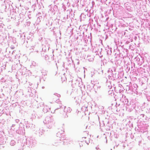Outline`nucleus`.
<instances>
[{
	"mask_svg": "<svg viewBox=\"0 0 150 150\" xmlns=\"http://www.w3.org/2000/svg\"><path fill=\"white\" fill-rule=\"evenodd\" d=\"M63 79H62L61 81V82L62 83H63V82L65 81V79L66 78L65 77H64L63 78Z\"/></svg>",
	"mask_w": 150,
	"mask_h": 150,
	"instance_id": "obj_1",
	"label": "nucleus"
},
{
	"mask_svg": "<svg viewBox=\"0 0 150 150\" xmlns=\"http://www.w3.org/2000/svg\"><path fill=\"white\" fill-rule=\"evenodd\" d=\"M79 144L80 146V147L81 146H83V143H82V142H80L79 143Z\"/></svg>",
	"mask_w": 150,
	"mask_h": 150,
	"instance_id": "obj_2",
	"label": "nucleus"
},
{
	"mask_svg": "<svg viewBox=\"0 0 150 150\" xmlns=\"http://www.w3.org/2000/svg\"><path fill=\"white\" fill-rule=\"evenodd\" d=\"M96 149L97 150H100V149L98 147H96Z\"/></svg>",
	"mask_w": 150,
	"mask_h": 150,
	"instance_id": "obj_3",
	"label": "nucleus"
}]
</instances>
